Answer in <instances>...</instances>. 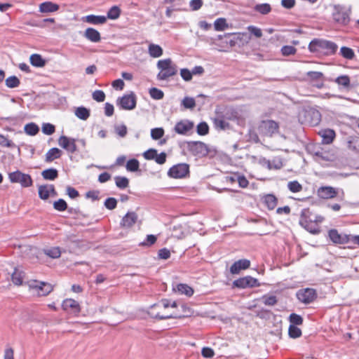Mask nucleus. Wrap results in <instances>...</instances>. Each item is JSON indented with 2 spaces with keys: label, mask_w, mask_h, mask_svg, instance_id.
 <instances>
[{
  "label": "nucleus",
  "mask_w": 359,
  "mask_h": 359,
  "mask_svg": "<svg viewBox=\"0 0 359 359\" xmlns=\"http://www.w3.org/2000/svg\"><path fill=\"white\" fill-rule=\"evenodd\" d=\"M318 134L322 137V142L325 144L332 143L335 137V132L332 129L321 130Z\"/></svg>",
  "instance_id": "obj_22"
},
{
  "label": "nucleus",
  "mask_w": 359,
  "mask_h": 359,
  "mask_svg": "<svg viewBox=\"0 0 359 359\" xmlns=\"http://www.w3.org/2000/svg\"><path fill=\"white\" fill-rule=\"evenodd\" d=\"M62 155V151L58 148H52L46 154V161L52 162L55 159L59 158Z\"/></svg>",
  "instance_id": "obj_28"
},
{
  "label": "nucleus",
  "mask_w": 359,
  "mask_h": 359,
  "mask_svg": "<svg viewBox=\"0 0 359 359\" xmlns=\"http://www.w3.org/2000/svg\"><path fill=\"white\" fill-rule=\"evenodd\" d=\"M157 238L154 235H147L146 240L140 243L141 246H151L156 242Z\"/></svg>",
  "instance_id": "obj_57"
},
{
  "label": "nucleus",
  "mask_w": 359,
  "mask_h": 359,
  "mask_svg": "<svg viewBox=\"0 0 359 359\" xmlns=\"http://www.w3.org/2000/svg\"><path fill=\"white\" fill-rule=\"evenodd\" d=\"M85 21L92 25H103L107 22V18L104 15H88L85 17Z\"/></svg>",
  "instance_id": "obj_25"
},
{
  "label": "nucleus",
  "mask_w": 359,
  "mask_h": 359,
  "mask_svg": "<svg viewBox=\"0 0 359 359\" xmlns=\"http://www.w3.org/2000/svg\"><path fill=\"white\" fill-rule=\"evenodd\" d=\"M196 130L199 135H205L209 132V126L205 122H201L197 126Z\"/></svg>",
  "instance_id": "obj_56"
},
{
  "label": "nucleus",
  "mask_w": 359,
  "mask_h": 359,
  "mask_svg": "<svg viewBox=\"0 0 359 359\" xmlns=\"http://www.w3.org/2000/svg\"><path fill=\"white\" fill-rule=\"evenodd\" d=\"M59 145L70 153H74L77 151L76 140L66 136H61L58 140Z\"/></svg>",
  "instance_id": "obj_15"
},
{
  "label": "nucleus",
  "mask_w": 359,
  "mask_h": 359,
  "mask_svg": "<svg viewBox=\"0 0 359 359\" xmlns=\"http://www.w3.org/2000/svg\"><path fill=\"white\" fill-rule=\"evenodd\" d=\"M287 188L292 193H297L302 190V186L297 180L289 182Z\"/></svg>",
  "instance_id": "obj_47"
},
{
  "label": "nucleus",
  "mask_w": 359,
  "mask_h": 359,
  "mask_svg": "<svg viewBox=\"0 0 359 359\" xmlns=\"http://www.w3.org/2000/svg\"><path fill=\"white\" fill-rule=\"evenodd\" d=\"M24 130L26 134L31 135V136H34V135H36L39 133V128L36 123H29L25 126Z\"/></svg>",
  "instance_id": "obj_35"
},
{
  "label": "nucleus",
  "mask_w": 359,
  "mask_h": 359,
  "mask_svg": "<svg viewBox=\"0 0 359 359\" xmlns=\"http://www.w3.org/2000/svg\"><path fill=\"white\" fill-rule=\"evenodd\" d=\"M55 126L49 123H43L42 126V132L48 135H50L55 133Z\"/></svg>",
  "instance_id": "obj_58"
},
{
  "label": "nucleus",
  "mask_w": 359,
  "mask_h": 359,
  "mask_svg": "<svg viewBox=\"0 0 359 359\" xmlns=\"http://www.w3.org/2000/svg\"><path fill=\"white\" fill-rule=\"evenodd\" d=\"M39 196L43 200L48 198L50 196L48 185H41L39 187Z\"/></svg>",
  "instance_id": "obj_49"
},
{
  "label": "nucleus",
  "mask_w": 359,
  "mask_h": 359,
  "mask_svg": "<svg viewBox=\"0 0 359 359\" xmlns=\"http://www.w3.org/2000/svg\"><path fill=\"white\" fill-rule=\"evenodd\" d=\"M317 297L316 292L312 288L299 290L297 292V299L302 303L308 304L313 302Z\"/></svg>",
  "instance_id": "obj_12"
},
{
  "label": "nucleus",
  "mask_w": 359,
  "mask_h": 359,
  "mask_svg": "<svg viewBox=\"0 0 359 359\" xmlns=\"http://www.w3.org/2000/svg\"><path fill=\"white\" fill-rule=\"evenodd\" d=\"M187 149L194 156H198L200 157L205 156L209 153L207 144L200 141L188 142Z\"/></svg>",
  "instance_id": "obj_9"
},
{
  "label": "nucleus",
  "mask_w": 359,
  "mask_h": 359,
  "mask_svg": "<svg viewBox=\"0 0 359 359\" xmlns=\"http://www.w3.org/2000/svg\"><path fill=\"white\" fill-rule=\"evenodd\" d=\"M337 45L330 41L315 39L312 40L309 49L312 53H323L325 55L334 54L337 50Z\"/></svg>",
  "instance_id": "obj_2"
},
{
  "label": "nucleus",
  "mask_w": 359,
  "mask_h": 359,
  "mask_svg": "<svg viewBox=\"0 0 359 359\" xmlns=\"http://www.w3.org/2000/svg\"><path fill=\"white\" fill-rule=\"evenodd\" d=\"M339 86H341L344 88H348L350 86V78L346 75L338 76L334 80Z\"/></svg>",
  "instance_id": "obj_45"
},
{
  "label": "nucleus",
  "mask_w": 359,
  "mask_h": 359,
  "mask_svg": "<svg viewBox=\"0 0 359 359\" xmlns=\"http://www.w3.org/2000/svg\"><path fill=\"white\" fill-rule=\"evenodd\" d=\"M250 266V262L248 259H243L235 262L230 268V272L232 274H238L241 270L248 269Z\"/></svg>",
  "instance_id": "obj_19"
},
{
  "label": "nucleus",
  "mask_w": 359,
  "mask_h": 359,
  "mask_svg": "<svg viewBox=\"0 0 359 359\" xmlns=\"http://www.w3.org/2000/svg\"><path fill=\"white\" fill-rule=\"evenodd\" d=\"M214 27L216 31H224L228 27L226 19L223 18L217 19L214 22Z\"/></svg>",
  "instance_id": "obj_41"
},
{
  "label": "nucleus",
  "mask_w": 359,
  "mask_h": 359,
  "mask_svg": "<svg viewBox=\"0 0 359 359\" xmlns=\"http://www.w3.org/2000/svg\"><path fill=\"white\" fill-rule=\"evenodd\" d=\"M330 240L337 244H345L350 242V235L341 234L336 229H331L328 232Z\"/></svg>",
  "instance_id": "obj_16"
},
{
  "label": "nucleus",
  "mask_w": 359,
  "mask_h": 359,
  "mask_svg": "<svg viewBox=\"0 0 359 359\" xmlns=\"http://www.w3.org/2000/svg\"><path fill=\"white\" fill-rule=\"evenodd\" d=\"M262 299V302L267 306H274L277 303L276 297L274 295H264Z\"/></svg>",
  "instance_id": "obj_55"
},
{
  "label": "nucleus",
  "mask_w": 359,
  "mask_h": 359,
  "mask_svg": "<svg viewBox=\"0 0 359 359\" xmlns=\"http://www.w3.org/2000/svg\"><path fill=\"white\" fill-rule=\"evenodd\" d=\"M278 124L272 120H266L261 122L259 126V132L265 136H272L278 132Z\"/></svg>",
  "instance_id": "obj_11"
},
{
  "label": "nucleus",
  "mask_w": 359,
  "mask_h": 359,
  "mask_svg": "<svg viewBox=\"0 0 359 359\" xmlns=\"http://www.w3.org/2000/svg\"><path fill=\"white\" fill-rule=\"evenodd\" d=\"M348 146L350 149L359 152V137H353L348 142Z\"/></svg>",
  "instance_id": "obj_50"
},
{
  "label": "nucleus",
  "mask_w": 359,
  "mask_h": 359,
  "mask_svg": "<svg viewBox=\"0 0 359 359\" xmlns=\"http://www.w3.org/2000/svg\"><path fill=\"white\" fill-rule=\"evenodd\" d=\"M149 95L154 100H161L164 96L163 92L156 88H151L149 90Z\"/></svg>",
  "instance_id": "obj_51"
},
{
  "label": "nucleus",
  "mask_w": 359,
  "mask_h": 359,
  "mask_svg": "<svg viewBox=\"0 0 359 359\" xmlns=\"http://www.w3.org/2000/svg\"><path fill=\"white\" fill-rule=\"evenodd\" d=\"M59 9V6L50 1L43 2L39 6V11L41 13H53Z\"/></svg>",
  "instance_id": "obj_26"
},
{
  "label": "nucleus",
  "mask_w": 359,
  "mask_h": 359,
  "mask_svg": "<svg viewBox=\"0 0 359 359\" xmlns=\"http://www.w3.org/2000/svg\"><path fill=\"white\" fill-rule=\"evenodd\" d=\"M126 167L128 171L135 172L139 170L140 163L137 159L133 158L128 161Z\"/></svg>",
  "instance_id": "obj_44"
},
{
  "label": "nucleus",
  "mask_w": 359,
  "mask_h": 359,
  "mask_svg": "<svg viewBox=\"0 0 359 359\" xmlns=\"http://www.w3.org/2000/svg\"><path fill=\"white\" fill-rule=\"evenodd\" d=\"M189 173V165L187 163H179L171 167L168 175L172 178L179 179L186 177Z\"/></svg>",
  "instance_id": "obj_10"
},
{
  "label": "nucleus",
  "mask_w": 359,
  "mask_h": 359,
  "mask_svg": "<svg viewBox=\"0 0 359 359\" xmlns=\"http://www.w3.org/2000/svg\"><path fill=\"white\" fill-rule=\"evenodd\" d=\"M233 285L238 288L253 287L259 286L257 279L251 276H245L233 281Z\"/></svg>",
  "instance_id": "obj_13"
},
{
  "label": "nucleus",
  "mask_w": 359,
  "mask_h": 359,
  "mask_svg": "<svg viewBox=\"0 0 359 359\" xmlns=\"http://www.w3.org/2000/svg\"><path fill=\"white\" fill-rule=\"evenodd\" d=\"M157 67L160 69L157 75L158 80H166L168 78L175 75L177 72L176 65L170 58L158 60Z\"/></svg>",
  "instance_id": "obj_3"
},
{
  "label": "nucleus",
  "mask_w": 359,
  "mask_h": 359,
  "mask_svg": "<svg viewBox=\"0 0 359 359\" xmlns=\"http://www.w3.org/2000/svg\"><path fill=\"white\" fill-rule=\"evenodd\" d=\"M74 114L79 119L86 121L90 116V110L84 107H79L75 109Z\"/></svg>",
  "instance_id": "obj_32"
},
{
  "label": "nucleus",
  "mask_w": 359,
  "mask_h": 359,
  "mask_svg": "<svg viewBox=\"0 0 359 359\" xmlns=\"http://www.w3.org/2000/svg\"><path fill=\"white\" fill-rule=\"evenodd\" d=\"M351 10L346 6L337 4L332 6V16L333 20L339 25H347L350 21Z\"/></svg>",
  "instance_id": "obj_4"
},
{
  "label": "nucleus",
  "mask_w": 359,
  "mask_h": 359,
  "mask_svg": "<svg viewBox=\"0 0 359 359\" xmlns=\"http://www.w3.org/2000/svg\"><path fill=\"white\" fill-rule=\"evenodd\" d=\"M164 135V130L161 128H153L151 130V136L154 140H158Z\"/></svg>",
  "instance_id": "obj_59"
},
{
  "label": "nucleus",
  "mask_w": 359,
  "mask_h": 359,
  "mask_svg": "<svg viewBox=\"0 0 359 359\" xmlns=\"http://www.w3.org/2000/svg\"><path fill=\"white\" fill-rule=\"evenodd\" d=\"M65 311L78 313L80 312V306L78 302L73 299H67L63 301L62 304Z\"/></svg>",
  "instance_id": "obj_20"
},
{
  "label": "nucleus",
  "mask_w": 359,
  "mask_h": 359,
  "mask_svg": "<svg viewBox=\"0 0 359 359\" xmlns=\"http://www.w3.org/2000/svg\"><path fill=\"white\" fill-rule=\"evenodd\" d=\"M324 220V217L320 215H316L314 218H311L310 216V212L309 210L304 209L301 212L299 224L304 226L307 231L312 233H316L318 231L313 229L310 225L312 222L316 223H321Z\"/></svg>",
  "instance_id": "obj_5"
},
{
  "label": "nucleus",
  "mask_w": 359,
  "mask_h": 359,
  "mask_svg": "<svg viewBox=\"0 0 359 359\" xmlns=\"http://www.w3.org/2000/svg\"><path fill=\"white\" fill-rule=\"evenodd\" d=\"M215 126L221 130L229 128V123L223 118L217 117L214 120Z\"/></svg>",
  "instance_id": "obj_43"
},
{
  "label": "nucleus",
  "mask_w": 359,
  "mask_h": 359,
  "mask_svg": "<svg viewBox=\"0 0 359 359\" xmlns=\"http://www.w3.org/2000/svg\"><path fill=\"white\" fill-rule=\"evenodd\" d=\"M281 53L285 56L294 55L296 53V48L292 46H284L281 48Z\"/></svg>",
  "instance_id": "obj_62"
},
{
  "label": "nucleus",
  "mask_w": 359,
  "mask_h": 359,
  "mask_svg": "<svg viewBox=\"0 0 359 359\" xmlns=\"http://www.w3.org/2000/svg\"><path fill=\"white\" fill-rule=\"evenodd\" d=\"M137 96L133 92L126 94L118 97L116 100V105L124 110H133L136 107Z\"/></svg>",
  "instance_id": "obj_7"
},
{
  "label": "nucleus",
  "mask_w": 359,
  "mask_h": 359,
  "mask_svg": "<svg viewBox=\"0 0 359 359\" xmlns=\"http://www.w3.org/2000/svg\"><path fill=\"white\" fill-rule=\"evenodd\" d=\"M264 203L270 210H273L277 205V198L273 194H268L264 196Z\"/></svg>",
  "instance_id": "obj_36"
},
{
  "label": "nucleus",
  "mask_w": 359,
  "mask_h": 359,
  "mask_svg": "<svg viewBox=\"0 0 359 359\" xmlns=\"http://www.w3.org/2000/svg\"><path fill=\"white\" fill-rule=\"evenodd\" d=\"M194 128L193 122L189 121H181L176 123L175 130L177 133L180 135H186L188 132Z\"/></svg>",
  "instance_id": "obj_18"
},
{
  "label": "nucleus",
  "mask_w": 359,
  "mask_h": 359,
  "mask_svg": "<svg viewBox=\"0 0 359 359\" xmlns=\"http://www.w3.org/2000/svg\"><path fill=\"white\" fill-rule=\"evenodd\" d=\"M203 5V0H191L189 6L191 11H196L199 10Z\"/></svg>",
  "instance_id": "obj_64"
},
{
  "label": "nucleus",
  "mask_w": 359,
  "mask_h": 359,
  "mask_svg": "<svg viewBox=\"0 0 359 359\" xmlns=\"http://www.w3.org/2000/svg\"><path fill=\"white\" fill-rule=\"evenodd\" d=\"M20 81L15 76H11L6 79V86L10 88H14L19 86Z\"/></svg>",
  "instance_id": "obj_42"
},
{
  "label": "nucleus",
  "mask_w": 359,
  "mask_h": 359,
  "mask_svg": "<svg viewBox=\"0 0 359 359\" xmlns=\"http://www.w3.org/2000/svg\"><path fill=\"white\" fill-rule=\"evenodd\" d=\"M8 178L12 183H20L22 187H31L33 182L29 175L23 173L20 170L10 172Z\"/></svg>",
  "instance_id": "obj_8"
},
{
  "label": "nucleus",
  "mask_w": 359,
  "mask_h": 359,
  "mask_svg": "<svg viewBox=\"0 0 359 359\" xmlns=\"http://www.w3.org/2000/svg\"><path fill=\"white\" fill-rule=\"evenodd\" d=\"M254 9L255 11H257L262 15H266L271 12V7L270 4L265 3V4H257L255 6Z\"/></svg>",
  "instance_id": "obj_39"
},
{
  "label": "nucleus",
  "mask_w": 359,
  "mask_h": 359,
  "mask_svg": "<svg viewBox=\"0 0 359 359\" xmlns=\"http://www.w3.org/2000/svg\"><path fill=\"white\" fill-rule=\"evenodd\" d=\"M120 15L121 9L118 6H114L108 11L106 18L107 19L116 20L119 18Z\"/></svg>",
  "instance_id": "obj_40"
},
{
  "label": "nucleus",
  "mask_w": 359,
  "mask_h": 359,
  "mask_svg": "<svg viewBox=\"0 0 359 359\" xmlns=\"http://www.w3.org/2000/svg\"><path fill=\"white\" fill-rule=\"evenodd\" d=\"M148 53L152 57H159L163 55L162 48L157 44L150 43L148 47Z\"/></svg>",
  "instance_id": "obj_29"
},
{
  "label": "nucleus",
  "mask_w": 359,
  "mask_h": 359,
  "mask_svg": "<svg viewBox=\"0 0 359 359\" xmlns=\"http://www.w3.org/2000/svg\"><path fill=\"white\" fill-rule=\"evenodd\" d=\"M288 334L290 337L296 339L302 336V330L293 325H290L288 329Z\"/></svg>",
  "instance_id": "obj_46"
},
{
  "label": "nucleus",
  "mask_w": 359,
  "mask_h": 359,
  "mask_svg": "<svg viewBox=\"0 0 359 359\" xmlns=\"http://www.w3.org/2000/svg\"><path fill=\"white\" fill-rule=\"evenodd\" d=\"M114 180L116 187L121 189H124L129 185V180L126 177L116 176Z\"/></svg>",
  "instance_id": "obj_37"
},
{
  "label": "nucleus",
  "mask_w": 359,
  "mask_h": 359,
  "mask_svg": "<svg viewBox=\"0 0 359 359\" xmlns=\"http://www.w3.org/2000/svg\"><path fill=\"white\" fill-rule=\"evenodd\" d=\"M29 287L34 294L39 297L46 296L53 290V286L50 283L37 280L31 281L29 283Z\"/></svg>",
  "instance_id": "obj_6"
},
{
  "label": "nucleus",
  "mask_w": 359,
  "mask_h": 359,
  "mask_svg": "<svg viewBox=\"0 0 359 359\" xmlns=\"http://www.w3.org/2000/svg\"><path fill=\"white\" fill-rule=\"evenodd\" d=\"M41 175L44 180H54L58 177V171L55 168H49L44 170Z\"/></svg>",
  "instance_id": "obj_33"
},
{
  "label": "nucleus",
  "mask_w": 359,
  "mask_h": 359,
  "mask_svg": "<svg viewBox=\"0 0 359 359\" xmlns=\"http://www.w3.org/2000/svg\"><path fill=\"white\" fill-rule=\"evenodd\" d=\"M321 120L320 113L314 109H310L305 111V122L310 126H314L318 125Z\"/></svg>",
  "instance_id": "obj_14"
},
{
  "label": "nucleus",
  "mask_w": 359,
  "mask_h": 359,
  "mask_svg": "<svg viewBox=\"0 0 359 359\" xmlns=\"http://www.w3.org/2000/svg\"><path fill=\"white\" fill-rule=\"evenodd\" d=\"M318 196L323 199L334 198L337 194V191L332 187H321L317 191Z\"/></svg>",
  "instance_id": "obj_17"
},
{
  "label": "nucleus",
  "mask_w": 359,
  "mask_h": 359,
  "mask_svg": "<svg viewBox=\"0 0 359 359\" xmlns=\"http://www.w3.org/2000/svg\"><path fill=\"white\" fill-rule=\"evenodd\" d=\"M249 32L254 35L257 38H261L262 36V29L257 27L250 25L247 27Z\"/></svg>",
  "instance_id": "obj_60"
},
{
  "label": "nucleus",
  "mask_w": 359,
  "mask_h": 359,
  "mask_svg": "<svg viewBox=\"0 0 359 359\" xmlns=\"http://www.w3.org/2000/svg\"><path fill=\"white\" fill-rule=\"evenodd\" d=\"M182 105L185 109H194L196 106V102L193 97H185L182 101Z\"/></svg>",
  "instance_id": "obj_52"
},
{
  "label": "nucleus",
  "mask_w": 359,
  "mask_h": 359,
  "mask_svg": "<svg viewBox=\"0 0 359 359\" xmlns=\"http://www.w3.org/2000/svg\"><path fill=\"white\" fill-rule=\"evenodd\" d=\"M176 309H178L175 311L180 313V316H182L180 317H177V318H182L191 316L193 313L190 308L184 304H177V307Z\"/></svg>",
  "instance_id": "obj_31"
},
{
  "label": "nucleus",
  "mask_w": 359,
  "mask_h": 359,
  "mask_svg": "<svg viewBox=\"0 0 359 359\" xmlns=\"http://www.w3.org/2000/svg\"><path fill=\"white\" fill-rule=\"evenodd\" d=\"M88 40L93 43H97L101 40L100 32L94 28L88 27L86 29L84 34Z\"/></svg>",
  "instance_id": "obj_23"
},
{
  "label": "nucleus",
  "mask_w": 359,
  "mask_h": 359,
  "mask_svg": "<svg viewBox=\"0 0 359 359\" xmlns=\"http://www.w3.org/2000/svg\"><path fill=\"white\" fill-rule=\"evenodd\" d=\"M177 307V303L175 301L171 302L167 299H163L151 306L148 313L151 318L160 320L180 317V313L175 311Z\"/></svg>",
  "instance_id": "obj_1"
},
{
  "label": "nucleus",
  "mask_w": 359,
  "mask_h": 359,
  "mask_svg": "<svg viewBox=\"0 0 359 359\" xmlns=\"http://www.w3.org/2000/svg\"><path fill=\"white\" fill-rule=\"evenodd\" d=\"M339 53L344 58L347 60H353L355 57L353 50L346 46L341 47Z\"/></svg>",
  "instance_id": "obj_38"
},
{
  "label": "nucleus",
  "mask_w": 359,
  "mask_h": 359,
  "mask_svg": "<svg viewBox=\"0 0 359 359\" xmlns=\"http://www.w3.org/2000/svg\"><path fill=\"white\" fill-rule=\"evenodd\" d=\"M289 320H290V322L291 323V325H293L294 326L300 325L303 323L302 317L296 313L290 314V317H289Z\"/></svg>",
  "instance_id": "obj_54"
},
{
  "label": "nucleus",
  "mask_w": 359,
  "mask_h": 359,
  "mask_svg": "<svg viewBox=\"0 0 359 359\" xmlns=\"http://www.w3.org/2000/svg\"><path fill=\"white\" fill-rule=\"evenodd\" d=\"M307 77L313 81H322L323 79V74L320 72H308L306 73Z\"/></svg>",
  "instance_id": "obj_48"
},
{
  "label": "nucleus",
  "mask_w": 359,
  "mask_h": 359,
  "mask_svg": "<svg viewBox=\"0 0 359 359\" xmlns=\"http://www.w3.org/2000/svg\"><path fill=\"white\" fill-rule=\"evenodd\" d=\"M117 205V201L115 198H107L104 201V206L109 210H114Z\"/></svg>",
  "instance_id": "obj_61"
},
{
  "label": "nucleus",
  "mask_w": 359,
  "mask_h": 359,
  "mask_svg": "<svg viewBox=\"0 0 359 359\" xmlns=\"http://www.w3.org/2000/svg\"><path fill=\"white\" fill-rule=\"evenodd\" d=\"M93 98L97 102H103L105 99V94L102 90H97L93 93Z\"/></svg>",
  "instance_id": "obj_63"
},
{
  "label": "nucleus",
  "mask_w": 359,
  "mask_h": 359,
  "mask_svg": "<svg viewBox=\"0 0 359 359\" xmlns=\"http://www.w3.org/2000/svg\"><path fill=\"white\" fill-rule=\"evenodd\" d=\"M53 208L57 211L62 212L67 210V204L65 200L60 198L53 203Z\"/></svg>",
  "instance_id": "obj_53"
},
{
  "label": "nucleus",
  "mask_w": 359,
  "mask_h": 359,
  "mask_svg": "<svg viewBox=\"0 0 359 359\" xmlns=\"http://www.w3.org/2000/svg\"><path fill=\"white\" fill-rule=\"evenodd\" d=\"M137 219V215L135 212H128L122 219L121 225L123 227L129 228L135 224Z\"/></svg>",
  "instance_id": "obj_21"
},
{
  "label": "nucleus",
  "mask_w": 359,
  "mask_h": 359,
  "mask_svg": "<svg viewBox=\"0 0 359 359\" xmlns=\"http://www.w3.org/2000/svg\"><path fill=\"white\" fill-rule=\"evenodd\" d=\"M175 292H178L181 294H185L191 297L194 294V290L187 284L180 283L173 288Z\"/></svg>",
  "instance_id": "obj_27"
},
{
  "label": "nucleus",
  "mask_w": 359,
  "mask_h": 359,
  "mask_svg": "<svg viewBox=\"0 0 359 359\" xmlns=\"http://www.w3.org/2000/svg\"><path fill=\"white\" fill-rule=\"evenodd\" d=\"M25 278V272L18 268L15 267L11 274L12 282L16 285H21Z\"/></svg>",
  "instance_id": "obj_24"
},
{
  "label": "nucleus",
  "mask_w": 359,
  "mask_h": 359,
  "mask_svg": "<svg viewBox=\"0 0 359 359\" xmlns=\"http://www.w3.org/2000/svg\"><path fill=\"white\" fill-rule=\"evenodd\" d=\"M44 254L53 259L59 258L61 255V250L58 247H52L43 250Z\"/></svg>",
  "instance_id": "obj_34"
},
{
  "label": "nucleus",
  "mask_w": 359,
  "mask_h": 359,
  "mask_svg": "<svg viewBox=\"0 0 359 359\" xmlns=\"http://www.w3.org/2000/svg\"><path fill=\"white\" fill-rule=\"evenodd\" d=\"M32 65L36 67H43L46 65V60L39 54H32L29 57Z\"/></svg>",
  "instance_id": "obj_30"
}]
</instances>
